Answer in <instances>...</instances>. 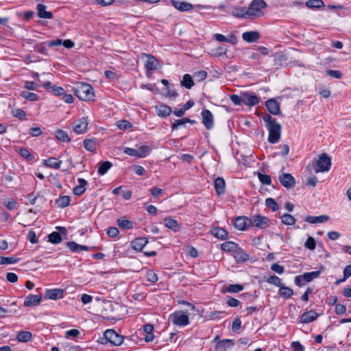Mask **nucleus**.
<instances>
[{
  "label": "nucleus",
  "mask_w": 351,
  "mask_h": 351,
  "mask_svg": "<svg viewBox=\"0 0 351 351\" xmlns=\"http://www.w3.org/2000/svg\"><path fill=\"white\" fill-rule=\"evenodd\" d=\"M186 123L194 124L196 123L195 120H191L189 118H183L182 119L176 120L171 125L173 130H177L180 126L184 125Z\"/></svg>",
  "instance_id": "nucleus-34"
},
{
  "label": "nucleus",
  "mask_w": 351,
  "mask_h": 351,
  "mask_svg": "<svg viewBox=\"0 0 351 351\" xmlns=\"http://www.w3.org/2000/svg\"><path fill=\"white\" fill-rule=\"evenodd\" d=\"M84 148L91 152H94L96 150L97 144L94 140L85 139L84 141Z\"/></svg>",
  "instance_id": "nucleus-44"
},
{
  "label": "nucleus",
  "mask_w": 351,
  "mask_h": 351,
  "mask_svg": "<svg viewBox=\"0 0 351 351\" xmlns=\"http://www.w3.org/2000/svg\"><path fill=\"white\" fill-rule=\"evenodd\" d=\"M234 253L235 254L234 256L236 259V261L238 263H243L249 258V255L239 248H238Z\"/></svg>",
  "instance_id": "nucleus-33"
},
{
  "label": "nucleus",
  "mask_w": 351,
  "mask_h": 351,
  "mask_svg": "<svg viewBox=\"0 0 351 351\" xmlns=\"http://www.w3.org/2000/svg\"><path fill=\"white\" fill-rule=\"evenodd\" d=\"M202 123L207 130H211L214 125V117L209 110H204L202 113Z\"/></svg>",
  "instance_id": "nucleus-8"
},
{
  "label": "nucleus",
  "mask_w": 351,
  "mask_h": 351,
  "mask_svg": "<svg viewBox=\"0 0 351 351\" xmlns=\"http://www.w3.org/2000/svg\"><path fill=\"white\" fill-rule=\"evenodd\" d=\"M105 339L114 346H120L123 341V337L119 335L112 329H108L104 332Z\"/></svg>",
  "instance_id": "nucleus-5"
},
{
  "label": "nucleus",
  "mask_w": 351,
  "mask_h": 351,
  "mask_svg": "<svg viewBox=\"0 0 351 351\" xmlns=\"http://www.w3.org/2000/svg\"><path fill=\"white\" fill-rule=\"evenodd\" d=\"M73 129L76 134H83L86 132L88 121L86 117H82L73 123Z\"/></svg>",
  "instance_id": "nucleus-9"
},
{
  "label": "nucleus",
  "mask_w": 351,
  "mask_h": 351,
  "mask_svg": "<svg viewBox=\"0 0 351 351\" xmlns=\"http://www.w3.org/2000/svg\"><path fill=\"white\" fill-rule=\"evenodd\" d=\"M47 42L43 43L41 44L37 45L35 47L38 51L41 53L43 55L48 56V50L47 48Z\"/></svg>",
  "instance_id": "nucleus-56"
},
{
  "label": "nucleus",
  "mask_w": 351,
  "mask_h": 351,
  "mask_svg": "<svg viewBox=\"0 0 351 351\" xmlns=\"http://www.w3.org/2000/svg\"><path fill=\"white\" fill-rule=\"evenodd\" d=\"M260 34L256 31H249L243 33V39L247 43H254L260 38Z\"/></svg>",
  "instance_id": "nucleus-19"
},
{
  "label": "nucleus",
  "mask_w": 351,
  "mask_h": 351,
  "mask_svg": "<svg viewBox=\"0 0 351 351\" xmlns=\"http://www.w3.org/2000/svg\"><path fill=\"white\" fill-rule=\"evenodd\" d=\"M117 224L121 229L130 230L133 228V222L125 218H121L117 220Z\"/></svg>",
  "instance_id": "nucleus-37"
},
{
  "label": "nucleus",
  "mask_w": 351,
  "mask_h": 351,
  "mask_svg": "<svg viewBox=\"0 0 351 351\" xmlns=\"http://www.w3.org/2000/svg\"><path fill=\"white\" fill-rule=\"evenodd\" d=\"M79 185L73 188V193L75 195H82L86 191V186L88 184L86 180L83 178H78Z\"/></svg>",
  "instance_id": "nucleus-25"
},
{
  "label": "nucleus",
  "mask_w": 351,
  "mask_h": 351,
  "mask_svg": "<svg viewBox=\"0 0 351 351\" xmlns=\"http://www.w3.org/2000/svg\"><path fill=\"white\" fill-rule=\"evenodd\" d=\"M19 154L27 160H32L34 156L30 154L29 150L26 148H21L19 149Z\"/></svg>",
  "instance_id": "nucleus-54"
},
{
  "label": "nucleus",
  "mask_w": 351,
  "mask_h": 351,
  "mask_svg": "<svg viewBox=\"0 0 351 351\" xmlns=\"http://www.w3.org/2000/svg\"><path fill=\"white\" fill-rule=\"evenodd\" d=\"M75 95L83 101H89L93 99L95 94L93 87L84 83H78L73 88Z\"/></svg>",
  "instance_id": "nucleus-2"
},
{
  "label": "nucleus",
  "mask_w": 351,
  "mask_h": 351,
  "mask_svg": "<svg viewBox=\"0 0 351 351\" xmlns=\"http://www.w3.org/2000/svg\"><path fill=\"white\" fill-rule=\"evenodd\" d=\"M291 347L294 351H304V346L299 341H293L291 343Z\"/></svg>",
  "instance_id": "nucleus-64"
},
{
  "label": "nucleus",
  "mask_w": 351,
  "mask_h": 351,
  "mask_svg": "<svg viewBox=\"0 0 351 351\" xmlns=\"http://www.w3.org/2000/svg\"><path fill=\"white\" fill-rule=\"evenodd\" d=\"M267 5L263 0H253L247 8L249 19H254L263 16V10Z\"/></svg>",
  "instance_id": "nucleus-3"
},
{
  "label": "nucleus",
  "mask_w": 351,
  "mask_h": 351,
  "mask_svg": "<svg viewBox=\"0 0 351 351\" xmlns=\"http://www.w3.org/2000/svg\"><path fill=\"white\" fill-rule=\"evenodd\" d=\"M266 281L269 284L274 285L279 287L282 285V280L275 275L269 277Z\"/></svg>",
  "instance_id": "nucleus-50"
},
{
  "label": "nucleus",
  "mask_w": 351,
  "mask_h": 351,
  "mask_svg": "<svg viewBox=\"0 0 351 351\" xmlns=\"http://www.w3.org/2000/svg\"><path fill=\"white\" fill-rule=\"evenodd\" d=\"M265 205L270 208L273 211H276L278 210L279 207L276 202V200L273 198L269 197L265 200Z\"/></svg>",
  "instance_id": "nucleus-49"
},
{
  "label": "nucleus",
  "mask_w": 351,
  "mask_h": 351,
  "mask_svg": "<svg viewBox=\"0 0 351 351\" xmlns=\"http://www.w3.org/2000/svg\"><path fill=\"white\" fill-rule=\"evenodd\" d=\"M156 112L158 116L165 117L171 114L172 110L169 106L159 104L156 106Z\"/></svg>",
  "instance_id": "nucleus-20"
},
{
  "label": "nucleus",
  "mask_w": 351,
  "mask_h": 351,
  "mask_svg": "<svg viewBox=\"0 0 351 351\" xmlns=\"http://www.w3.org/2000/svg\"><path fill=\"white\" fill-rule=\"evenodd\" d=\"M45 297L50 300H58L63 297V290L60 289H47Z\"/></svg>",
  "instance_id": "nucleus-17"
},
{
  "label": "nucleus",
  "mask_w": 351,
  "mask_h": 351,
  "mask_svg": "<svg viewBox=\"0 0 351 351\" xmlns=\"http://www.w3.org/2000/svg\"><path fill=\"white\" fill-rule=\"evenodd\" d=\"M250 223L253 226L263 229L269 226V220L264 216L256 215L250 218Z\"/></svg>",
  "instance_id": "nucleus-6"
},
{
  "label": "nucleus",
  "mask_w": 351,
  "mask_h": 351,
  "mask_svg": "<svg viewBox=\"0 0 351 351\" xmlns=\"http://www.w3.org/2000/svg\"><path fill=\"white\" fill-rule=\"evenodd\" d=\"M70 201H71V199H70V197L68 196V195H63V196H60L57 199H56V204L58 205L59 207L60 208H65L66 206H68L70 204Z\"/></svg>",
  "instance_id": "nucleus-40"
},
{
  "label": "nucleus",
  "mask_w": 351,
  "mask_h": 351,
  "mask_svg": "<svg viewBox=\"0 0 351 351\" xmlns=\"http://www.w3.org/2000/svg\"><path fill=\"white\" fill-rule=\"evenodd\" d=\"M317 167L314 168L315 173L328 171L331 166V160L326 154H322L316 161Z\"/></svg>",
  "instance_id": "nucleus-4"
},
{
  "label": "nucleus",
  "mask_w": 351,
  "mask_h": 351,
  "mask_svg": "<svg viewBox=\"0 0 351 351\" xmlns=\"http://www.w3.org/2000/svg\"><path fill=\"white\" fill-rule=\"evenodd\" d=\"M148 243V239L145 237H140L134 239L132 242V247L136 251H142L144 246Z\"/></svg>",
  "instance_id": "nucleus-23"
},
{
  "label": "nucleus",
  "mask_w": 351,
  "mask_h": 351,
  "mask_svg": "<svg viewBox=\"0 0 351 351\" xmlns=\"http://www.w3.org/2000/svg\"><path fill=\"white\" fill-rule=\"evenodd\" d=\"M242 98V93L241 95H232L230 96V101L234 104V105H240L241 103H243Z\"/></svg>",
  "instance_id": "nucleus-60"
},
{
  "label": "nucleus",
  "mask_w": 351,
  "mask_h": 351,
  "mask_svg": "<svg viewBox=\"0 0 351 351\" xmlns=\"http://www.w3.org/2000/svg\"><path fill=\"white\" fill-rule=\"evenodd\" d=\"M171 5L180 12H187L193 9L194 5L186 1L171 0Z\"/></svg>",
  "instance_id": "nucleus-13"
},
{
  "label": "nucleus",
  "mask_w": 351,
  "mask_h": 351,
  "mask_svg": "<svg viewBox=\"0 0 351 351\" xmlns=\"http://www.w3.org/2000/svg\"><path fill=\"white\" fill-rule=\"evenodd\" d=\"M250 225V219L245 216L238 217L234 220V226L239 230H245Z\"/></svg>",
  "instance_id": "nucleus-14"
},
{
  "label": "nucleus",
  "mask_w": 351,
  "mask_h": 351,
  "mask_svg": "<svg viewBox=\"0 0 351 351\" xmlns=\"http://www.w3.org/2000/svg\"><path fill=\"white\" fill-rule=\"evenodd\" d=\"M62 240L61 235L59 232H53L49 235V241L53 244H58Z\"/></svg>",
  "instance_id": "nucleus-46"
},
{
  "label": "nucleus",
  "mask_w": 351,
  "mask_h": 351,
  "mask_svg": "<svg viewBox=\"0 0 351 351\" xmlns=\"http://www.w3.org/2000/svg\"><path fill=\"white\" fill-rule=\"evenodd\" d=\"M320 271H311V272H306L304 274H302V278L304 281L310 282L313 280L318 278L320 275Z\"/></svg>",
  "instance_id": "nucleus-38"
},
{
  "label": "nucleus",
  "mask_w": 351,
  "mask_h": 351,
  "mask_svg": "<svg viewBox=\"0 0 351 351\" xmlns=\"http://www.w3.org/2000/svg\"><path fill=\"white\" fill-rule=\"evenodd\" d=\"M260 182L263 184L269 185L271 183V177L269 175L263 174L261 173H257Z\"/></svg>",
  "instance_id": "nucleus-51"
},
{
  "label": "nucleus",
  "mask_w": 351,
  "mask_h": 351,
  "mask_svg": "<svg viewBox=\"0 0 351 351\" xmlns=\"http://www.w3.org/2000/svg\"><path fill=\"white\" fill-rule=\"evenodd\" d=\"M117 126L121 130H127L132 127V124L126 120H120L117 121Z\"/></svg>",
  "instance_id": "nucleus-53"
},
{
  "label": "nucleus",
  "mask_w": 351,
  "mask_h": 351,
  "mask_svg": "<svg viewBox=\"0 0 351 351\" xmlns=\"http://www.w3.org/2000/svg\"><path fill=\"white\" fill-rule=\"evenodd\" d=\"M147 58V60L145 63V68L147 71H153L158 69L159 65V61L152 55L144 53Z\"/></svg>",
  "instance_id": "nucleus-12"
},
{
  "label": "nucleus",
  "mask_w": 351,
  "mask_h": 351,
  "mask_svg": "<svg viewBox=\"0 0 351 351\" xmlns=\"http://www.w3.org/2000/svg\"><path fill=\"white\" fill-rule=\"evenodd\" d=\"M66 245L69 250L73 252H79L82 250L89 251L92 249V247H89L86 245H79L74 241L67 242Z\"/></svg>",
  "instance_id": "nucleus-24"
},
{
  "label": "nucleus",
  "mask_w": 351,
  "mask_h": 351,
  "mask_svg": "<svg viewBox=\"0 0 351 351\" xmlns=\"http://www.w3.org/2000/svg\"><path fill=\"white\" fill-rule=\"evenodd\" d=\"M32 337V335L30 332L21 331L17 335L16 339L21 342H27L31 340Z\"/></svg>",
  "instance_id": "nucleus-41"
},
{
  "label": "nucleus",
  "mask_w": 351,
  "mask_h": 351,
  "mask_svg": "<svg viewBox=\"0 0 351 351\" xmlns=\"http://www.w3.org/2000/svg\"><path fill=\"white\" fill-rule=\"evenodd\" d=\"M42 299L41 295H27L24 301L25 306H34L40 304Z\"/></svg>",
  "instance_id": "nucleus-15"
},
{
  "label": "nucleus",
  "mask_w": 351,
  "mask_h": 351,
  "mask_svg": "<svg viewBox=\"0 0 351 351\" xmlns=\"http://www.w3.org/2000/svg\"><path fill=\"white\" fill-rule=\"evenodd\" d=\"M243 289V286L242 285L235 284V285H230L226 291L229 293H238L241 291Z\"/></svg>",
  "instance_id": "nucleus-52"
},
{
  "label": "nucleus",
  "mask_w": 351,
  "mask_h": 351,
  "mask_svg": "<svg viewBox=\"0 0 351 351\" xmlns=\"http://www.w3.org/2000/svg\"><path fill=\"white\" fill-rule=\"evenodd\" d=\"M281 221L282 222L287 226H292L295 223V219L289 214H284L281 216Z\"/></svg>",
  "instance_id": "nucleus-43"
},
{
  "label": "nucleus",
  "mask_w": 351,
  "mask_h": 351,
  "mask_svg": "<svg viewBox=\"0 0 351 351\" xmlns=\"http://www.w3.org/2000/svg\"><path fill=\"white\" fill-rule=\"evenodd\" d=\"M21 95L24 99L31 101H37L38 99V96L36 93L28 92L26 90L22 91Z\"/></svg>",
  "instance_id": "nucleus-45"
},
{
  "label": "nucleus",
  "mask_w": 351,
  "mask_h": 351,
  "mask_svg": "<svg viewBox=\"0 0 351 351\" xmlns=\"http://www.w3.org/2000/svg\"><path fill=\"white\" fill-rule=\"evenodd\" d=\"M266 107L268 111L272 114L277 115L280 113V105L274 99H270L267 101Z\"/></svg>",
  "instance_id": "nucleus-18"
},
{
  "label": "nucleus",
  "mask_w": 351,
  "mask_h": 351,
  "mask_svg": "<svg viewBox=\"0 0 351 351\" xmlns=\"http://www.w3.org/2000/svg\"><path fill=\"white\" fill-rule=\"evenodd\" d=\"M38 16L43 19H52L53 14L46 10V6L43 4H38L37 5Z\"/></svg>",
  "instance_id": "nucleus-27"
},
{
  "label": "nucleus",
  "mask_w": 351,
  "mask_h": 351,
  "mask_svg": "<svg viewBox=\"0 0 351 351\" xmlns=\"http://www.w3.org/2000/svg\"><path fill=\"white\" fill-rule=\"evenodd\" d=\"M119 233L118 228L115 227L109 228L107 230V234L110 237H116Z\"/></svg>",
  "instance_id": "nucleus-62"
},
{
  "label": "nucleus",
  "mask_w": 351,
  "mask_h": 351,
  "mask_svg": "<svg viewBox=\"0 0 351 351\" xmlns=\"http://www.w3.org/2000/svg\"><path fill=\"white\" fill-rule=\"evenodd\" d=\"M212 234L217 238L220 239L221 240H224L228 237L227 231L222 228H215L212 230Z\"/></svg>",
  "instance_id": "nucleus-35"
},
{
  "label": "nucleus",
  "mask_w": 351,
  "mask_h": 351,
  "mask_svg": "<svg viewBox=\"0 0 351 351\" xmlns=\"http://www.w3.org/2000/svg\"><path fill=\"white\" fill-rule=\"evenodd\" d=\"M207 77V73L205 71H199L194 73V77L198 81L201 82L205 80Z\"/></svg>",
  "instance_id": "nucleus-59"
},
{
  "label": "nucleus",
  "mask_w": 351,
  "mask_h": 351,
  "mask_svg": "<svg viewBox=\"0 0 351 351\" xmlns=\"http://www.w3.org/2000/svg\"><path fill=\"white\" fill-rule=\"evenodd\" d=\"M306 5L308 8L319 9L324 6V3L322 0H308Z\"/></svg>",
  "instance_id": "nucleus-42"
},
{
  "label": "nucleus",
  "mask_w": 351,
  "mask_h": 351,
  "mask_svg": "<svg viewBox=\"0 0 351 351\" xmlns=\"http://www.w3.org/2000/svg\"><path fill=\"white\" fill-rule=\"evenodd\" d=\"M241 99L243 100V104L249 106H255L259 102V99L255 94L250 93L248 92L242 93Z\"/></svg>",
  "instance_id": "nucleus-11"
},
{
  "label": "nucleus",
  "mask_w": 351,
  "mask_h": 351,
  "mask_svg": "<svg viewBox=\"0 0 351 351\" xmlns=\"http://www.w3.org/2000/svg\"><path fill=\"white\" fill-rule=\"evenodd\" d=\"M222 250L226 252H234L239 248L238 245L234 242L227 241L221 245Z\"/></svg>",
  "instance_id": "nucleus-36"
},
{
  "label": "nucleus",
  "mask_w": 351,
  "mask_h": 351,
  "mask_svg": "<svg viewBox=\"0 0 351 351\" xmlns=\"http://www.w3.org/2000/svg\"><path fill=\"white\" fill-rule=\"evenodd\" d=\"M263 119L267 123V128L269 131L268 141L271 143L278 142L282 129L280 124L276 123V119L269 114L264 116Z\"/></svg>",
  "instance_id": "nucleus-1"
},
{
  "label": "nucleus",
  "mask_w": 351,
  "mask_h": 351,
  "mask_svg": "<svg viewBox=\"0 0 351 351\" xmlns=\"http://www.w3.org/2000/svg\"><path fill=\"white\" fill-rule=\"evenodd\" d=\"M318 317V314L314 310H310L304 313L300 317V322L307 324L315 320Z\"/></svg>",
  "instance_id": "nucleus-16"
},
{
  "label": "nucleus",
  "mask_w": 351,
  "mask_h": 351,
  "mask_svg": "<svg viewBox=\"0 0 351 351\" xmlns=\"http://www.w3.org/2000/svg\"><path fill=\"white\" fill-rule=\"evenodd\" d=\"M233 346V341L231 339H223L217 342L216 349L219 351H226L228 348Z\"/></svg>",
  "instance_id": "nucleus-30"
},
{
  "label": "nucleus",
  "mask_w": 351,
  "mask_h": 351,
  "mask_svg": "<svg viewBox=\"0 0 351 351\" xmlns=\"http://www.w3.org/2000/svg\"><path fill=\"white\" fill-rule=\"evenodd\" d=\"M279 181L281 184L287 189H292L295 186V181L290 173H282L279 176Z\"/></svg>",
  "instance_id": "nucleus-10"
},
{
  "label": "nucleus",
  "mask_w": 351,
  "mask_h": 351,
  "mask_svg": "<svg viewBox=\"0 0 351 351\" xmlns=\"http://www.w3.org/2000/svg\"><path fill=\"white\" fill-rule=\"evenodd\" d=\"M215 189L218 195H222L225 193L226 183L222 178H217L214 182Z\"/></svg>",
  "instance_id": "nucleus-26"
},
{
  "label": "nucleus",
  "mask_w": 351,
  "mask_h": 351,
  "mask_svg": "<svg viewBox=\"0 0 351 351\" xmlns=\"http://www.w3.org/2000/svg\"><path fill=\"white\" fill-rule=\"evenodd\" d=\"M172 322L178 326H186L189 323L188 315L182 314L180 312L174 313L170 315Z\"/></svg>",
  "instance_id": "nucleus-7"
},
{
  "label": "nucleus",
  "mask_w": 351,
  "mask_h": 351,
  "mask_svg": "<svg viewBox=\"0 0 351 351\" xmlns=\"http://www.w3.org/2000/svg\"><path fill=\"white\" fill-rule=\"evenodd\" d=\"M112 164L109 161L101 162L98 164L97 172L101 176L104 175L112 167Z\"/></svg>",
  "instance_id": "nucleus-32"
},
{
  "label": "nucleus",
  "mask_w": 351,
  "mask_h": 351,
  "mask_svg": "<svg viewBox=\"0 0 351 351\" xmlns=\"http://www.w3.org/2000/svg\"><path fill=\"white\" fill-rule=\"evenodd\" d=\"M315 245H316V243H315V239L311 237H309L305 243H304V247L307 249H309V250H313L315 248Z\"/></svg>",
  "instance_id": "nucleus-57"
},
{
  "label": "nucleus",
  "mask_w": 351,
  "mask_h": 351,
  "mask_svg": "<svg viewBox=\"0 0 351 351\" xmlns=\"http://www.w3.org/2000/svg\"><path fill=\"white\" fill-rule=\"evenodd\" d=\"M151 151V148L147 145H143L138 149V158H144L147 156Z\"/></svg>",
  "instance_id": "nucleus-47"
},
{
  "label": "nucleus",
  "mask_w": 351,
  "mask_h": 351,
  "mask_svg": "<svg viewBox=\"0 0 351 351\" xmlns=\"http://www.w3.org/2000/svg\"><path fill=\"white\" fill-rule=\"evenodd\" d=\"M164 222L165 226L173 232H178L180 228V225L178 222L171 217L165 218Z\"/></svg>",
  "instance_id": "nucleus-21"
},
{
  "label": "nucleus",
  "mask_w": 351,
  "mask_h": 351,
  "mask_svg": "<svg viewBox=\"0 0 351 351\" xmlns=\"http://www.w3.org/2000/svg\"><path fill=\"white\" fill-rule=\"evenodd\" d=\"M146 277H147V280L149 282H152V283H154L158 280V276H157L156 274L152 270H149L147 272Z\"/></svg>",
  "instance_id": "nucleus-58"
},
{
  "label": "nucleus",
  "mask_w": 351,
  "mask_h": 351,
  "mask_svg": "<svg viewBox=\"0 0 351 351\" xmlns=\"http://www.w3.org/2000/svg\"><path fill=\"white\" fill-rule=\"evenodd\" d=\"M329 217L328 215H319L317 217L314 216H307L305 218V221L308 222L310 223H324L328 221Z\"/></svg>",
  "instance_id": "nucleus-28"
},
{
  "label": "nucleus",
  "mask_w": 351,
  "mask_h": 351,
  "mask_svg": "<svg viewBox=\"0 0 351 351\" xmlns=\"http://www.w3.org/2000/svg\"><path fill=\"white\" fill-rule=\"evenodd\" d=\"M19 261L18 258L15 257H4L0 256V264H12L16 263Z\"/></svg>",
  "instance_id": "nucleus-55"
},
{
  "label": "nucleus",
  "mask_w": 351,
  "mask_h": 351,
  "mask_svg": "<svg viewBox=\"0 0 351 351\" xmlns=\"http://www.w3.org/2000/svg\"><path fill=\"white\" fill-rule=\"evenodd\" d=\"M271 269L278 274H281L284 272V267L277 263L271 265Z\"/></svg>",
  "instance_id": "nucleus-63"
},
{
  "label": "nucleus",
  "mask_w": 351,
  "mask_h": 351,
  "mask_svg": "<svg viewBox=\"0 0 351 351\" xmlns=\"http://www.w3.org/2000/svg\"><path fill=\"white\" fill-rule=\"evenodd\" d=\"M24 87L27 90H37V88L39 87V85L34 82L27 81L25 83Z\"/></svg>",
  "instance_id": "nucleus-61"
},
{
  "label": "nucleus",
  "mask_w": 351,
  "mask_h": 351,
  "mask_svg": "<svg viewBox=\"0 0 351 351\" xmlns=\"http://www.w3.org/2000/svg\"><path fill=\"white\" fill-rule=\"evenodd\" d=\"M278 294L282 298H283L285 299H288V298H290L293 295V291L292 289H291L288 287H286L284 284H282L280 287Z\"/></svg>",
  "instance_id": "nucleus-31"
},
{
  "label": "nucleus",
  "mask_w": 351,
  "mask_h": 351,
  "mask_svg": "<svg viewBox=\"0 0 351 351\" xmlns=\"http://www.w3.org/2000/svg\"><path fill=\"white\" fill-rule=\"evenodd\" d=\"M230 14L234 17L249 19L247 8L245 7L234 8Z\"/></svg>",
  "instance_id": "nucleus-22"
},
{
  "label": "nucleus",
  "mask_w": 351,
  "mask_h": 351,
  "mask_svg": "<svg viewBox=\"0 0 351 351\" xmlns=\"http://www.w3.org/2000/svg\"><path fill=\"white\" fill-rule=\"evenodd\" d=\"M56 136L59 141H61L62 142H66L70 141V138H69L67 133L62 130H58L56 132Z\"/></svg>",
  "instance_id": "nucleus-48"
},
{
  "label": "nucleus",
  "mask_w": 351,
  "mask_h": 351,
  "mask_svg": "<svg viewBox=\"0 0 351 351\" xmlns=\"http://www.w3.org/2000/svg\"><path fill=\"white\" fill-rule=\"evenodd\" d=\"M180 83L182 86L187 89L191 88V87L194 85L193 80L189 74L184 75L182 80Z\"/></svg>",
  "instance_id": "nucleus-39"
},
{
  "label": "nucleus",
  "mask_w": 351,
  "mask_h": 351,
  "mask_svg": "<svg viewBox=\"0 0 351 351\" xmlns=\"http://www.w3.org/2000/svg\"><path fill=\"white\" fill-rule=\"evenodd\" d=\"M43 163L47 167L58 169L60 167L62 161L56 158H49L44 160Z\"/></svg>",
  "instance_id": "nucleus-29"
}]
</instances>
